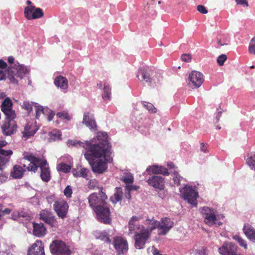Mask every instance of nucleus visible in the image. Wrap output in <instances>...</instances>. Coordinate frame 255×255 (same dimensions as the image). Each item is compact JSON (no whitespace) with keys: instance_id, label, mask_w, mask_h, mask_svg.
Masks as SVG:
<instances>
[{"instance_id":"nucleus-1","label":"nucleus","mask_w":255,"mask_h":255,"mask_svg":"<svg viewBox=\"0 0 255 255\" xmlns=\"http://www.w3.org/2000/svg\"><path fill=\"white\" fill-rule=\"evenodd\" d=\"M67 144L68 146L83 148L84 156L94 172L103 173L107 169V163L112 160L111 146L106 132H99L96 137L84 142L69 139Z\"/></svg>"},{"instance_id":"nucleus-2","label":"nucleus","mask_w":255,"mask_h":255,"mask_svg":"<svg viewBox=\"0 0 255 255\" xmlns=\"http://www.w3.org/2000/svg\"><path fill=\"white\" fill-rule=\"evenodd\" d=\"M23 159L30 162L27 166V170L35 172L38 167L40 169V176L43 181L48 182L51 178L50 171L49 165L46 160L34 156L31 153L25 152L23 154Z\"/></svg>"},{"instance_id":"nucleus-3","label":"nucleus","mask_w":255,"mask_h":255,"mask_svg":"<svg viewBox=\"0 0 255 255\" xmlns=\"http://www.w3.org/2000/svg\"><path fill=\"white\" fill-rule=\"evenodd\" d=\"M140 219L139 217L133 216L129 220L128 225L129 234H134V246L138 250L144 248L147 238L149 235L148 230L143 225L137 223Z\"/></svg>"},{"instance_id":"nucleus-4","label":"nucleus","mask_w":255,"mask_h":255,"mask_svg":"<svg viewBox=\"0 0 255 255\" xmlns=\"http://www.w3.org/2000/svg\"><path fill=\"white\" fill-rule=\"evenodd\" d=\"M14 66H9L7 69V78L10 82L14 85H18V81L16 77L22 79L29 72L28 67L18 62L14 64Z\"/></svg>"},{"instance_id":"nucleus-5","label":"nucleus","mask_w":255,"mask_h":255,"mask_svg":"<svg viewBox=\"0 0 255 255\" xmlns=\"http://www.w3.org/2000/svg\"><path fill=\"white\" fill-rule=\"evenodd\" d=\"M181 197L189 204L193 207L197 205V199L198 197V192L196 186L186 185L183 187L179 188Z\"/></svg>"},{"instance_id":"nucleus-6","label":"nucleus","mask_w":255,"mask_h":255,"mask_svg":"<svg viewBox=\"0 0 255 255\" xmlns=\"http://www.w3.org/2000/svg\"><path fill=\"white\" fill-rule=\"evenodd\" d=\"M200 211L204 219L205 223L209 226L216 224V222L220 219L217 215V210L214 208L204 206L200 208Z\"/></svg>"},{"instance_id":"nucleus-7","label":"nucleus","mask_w":255,"mask_h":255,"mask_svg":"<svg viewBox=\"0 0 255 255\" xmlns=\"http://www.w3.org/2000/svg\"><path fill=\"white\" fill-rule=\"evenodd\" d=\"M51 254L53 255H70L71 251L65 242L61 240L53 241L49 246Z\"/></svg>"},{"instance_id":"nucleus-8","label":"nucleus","mask_w":255,"mask_h":255,"mask_svg":"<svg viewBox=\"0 0 255 255\" xmlns=\"http://www.w3.org/2000/svg\"><path fill=\"white\" fill-rule=\"evenodd\" d=\"M107 198V196L103 191V188L101 187L99 193H94L89 196L88 201L89 205L93 210L96 208H98L103 206L104 204L107 203L106 202Z\"/></svg>"},{"instance_id":"nucleus-9","label":"nucleus","mask_w":255,"mask_h":255,"mask_svg":"<svg viewBox=\"0 0 255 255\" xmlns=\"http://www.w3.org/2000/svg\"><path fill=\"white\" fill-rule=\"evenodd\" d=\"M97 216V220L105 224H110L112 222L111 212L107 203L104 204L103 206L96 208L93 210Z\"/></svg>"},{"instance_id":"nucleus-10","label":"nucleus","mask_w":255,"mask_h":255,"mask_svg":"<svg viewBox=\"0 0 255 255\" xmlns=\"http://www.w3.org/2000/svg\"><path fill=\"white\" fill-rule=\"evenodd\" d=\"M204 81L203 75L198 71H192L189 75L188 84L193 88L200 87Z\"/></svg>"},{"instance_id":"nucleus-11","label":"nucleus","mask_w":255,"mask_h":255,"mask_svg":"<svg viewBox=\"0 0 255 255\" xmlns=\"http://www.w3.org/2000/svg\"><path fill=\"white\" fill-rule=\"evenodd\" d=\"M14 119L6 118L1 126V129L3 133L6 135H10L17 130V124Z\"/></svg>"},{"instance_id":"nucleus-12","label":"nucleus","mask_w":255,"mask_h":255,"mask_svg":"<svg viewBox=\"0 0 255 255\" xmlns=\"http://www.w3.org/2000/svg\"><path fill=\"white\" fill-rule=\"evenodd\" d=\"M40 219L52 228L58 227V222L53 213L47 210H43L39 214Z\"/></svg>"},{"instance_id":"nucleus-13","label":"nucleus","mask_w":255,"mask_h":255,"mask_svg":"<svg viewBox=\"0 0 255 255\" xmlns=\"http://www.w3.org/2000/svg\"><path fill=\"white\" fill-rule=\"evenodd\" d=\"M53 208L59 218L61 219L66 218L69 208V206L66 201L63 200L55 201L53 204Z\"/></svg>"},{"instance_id":"nucleus-14","label":"nucleus","mask_w":255,"mask_h":255,"mask_svg":"<svg viewBox=\"0 0 255 255\" xmlns=\"http://www.w3.org/2000/svg\"><path fill=\"white\" fill-rule=\"evenodd\" d=\"M1 110L5 115L6 118L15 119L16 114L12 110V102L10 99L6 97L1 105Z\"/></svg>"},{"instance_id":"nucleus-15","label":"nucleus","mask_w":255,"mask_h":255,"mask_svg":"<svg viewBox=\"0 0 255 255\" xmlns=\"http://www.w3.org/2000/svg\"><path fill=\"white\" fill-rule=\"evenodd\" d=\"M114 245L119 255H124L128 251V248L127 241L121 237L115 238Z\"/></svg>"},{"instance_id":"nucleus-16","label":"nucleus","mask_w":255,"mask_h":255,"mask_svg":"<svg viewBox=\"0 0 255 255\" xmlns=\"http://www.w3.org/2000/svg\"><path fill=\"white\" fill-rule=\"evenodd\" d=\"M238 247L231 242H225L218 248L221 255H235L237 252Z\"/></svg>"},{"instance_id":"nucleus-17","label":"nucleus","mask_w":255,"mask_h":255,"mask_svg":"<svg viewBox=\"0 0 255 255\" xmlns=\"http://www.w3.org/2000/svg\"><path fill=\"white\" fill-rule=\"evenodd\" d=\"M173 225V222L170 218L167 217L162 218L159 222L158 235H166L172 228Z\"/></svg>"},{"instance_id":"nucleus-18","label":"nucleus","mask_w":255,"mask_h":255,"mask_svg":"<svg viewBox=\"0 0 255 255\" xmlns=\"http://www.w3.org/2000/svg\"><path fill=\"white\" fill-rule=\"evenodd\" d=\"M153 72L144 68L140 69L136 75V77L140 81H145L148 84H151L155 79L152 76Z\"/></svg>"},{"instance_id":"nucleus-19","label":"nucleus","mask_w":255,"mask_h":255,"mask_svg":"<svg viewBox=\"0 0 255 255\" xmlns=\"http://www.w3.org/2000/svg\"><path fill=\"white\" fill-rule=\"evenodd\" d=\"M34 106L36 111V118L38 119L40 115L43 114L48 116L47 119L48 121H51L54 116L53 111L47 107H44L38 105L37 103H34Z\"/></svg>"},{"instance_id":"nucleus-20","label":"nucleus","mask_w":255,"mask_h":255,"mask_svg":"<svg viewBox=\"0 0 255 255\" xmlns=\"http://www.w3.org/2000/svg\"><path fill=\"white\" fill-rule=\"evenodd\" d=\"M27 255H45L44 245L41 241L37 240L28 250Z\"/></svg>"},{"instance_id":"nucleus-21","label":"nucleus","mask_w":255,"mask_h":255,"mask_svg":"<svg viewBox=\"0 0 255 255\" xmlns=\"http://www.w3.org/2000/svg\"><path fill=\"white\" fill-rule=\"evenodd\" d=\"M147 182L150 186L155 189L162 190L164 187V179L160 176H152L147 180Z\"/></svg>"},{"instance_id":"nucleus-22","label":"nucleus","mask_w":255,"mask_h":255,"mask_svg":"<svg viewBox=\"0 0 255 255\" xmlns=\"http://www.w3.org/2000/svg\"><path fill=\"white\" fill-rule=\"evenodd\" d=\"M82 123L91 130L95 131L97 129V125L93 114L89 112L85 113Z\"/></svg>"},{"instance_id":"nucleus-23","label":"nucleus","mask_w":255,"mask_h":255,"mask_svg":"<svg viewBox=\"0 0 255 255\" xmlns=\"http://www.w3.org/2000/svg\"><path fill=\"white\" fill-rule=\"evenodd\" d=\"M146 171L149 175L161 174L163 175H168L169 174V172L165 167L157 165L148 166L146 168Z\"/></svg>"},{"instance_id":"nucleus-24","label":"nucleus","mask_w":255,"mask_h":255,"mask_svg":"<svg viewBox=\"0 0 255 255\" xmlns=\"http://www.w3.org/2000/svg\"><path fill=\"white\" fill-rule=\"evenodd\" d=\"M27 167L25 163L22 164V166L19 165H15L13 166L11 172L10 176L14 179H19L22 178L23 173L26 170Z\"/></svg>"},{"instance_id":"nucleus-25","label":"nucleus","mask_w":255,"mask_h":255,"mask_svg":"<svg viewBox=\"0 0 255 255\" xmlns=\"http://www.w3.org/2000/svg\"><path fill=\"white\" fill-rule=\"evenodd\" d=\"M145 223L147 226V228H145V229L147 230L149 233V236L147 238V241L150 237L151 232L153 230L157 228L158 229V233L159 232V222L153 218L150 219H147Z\"/></svg>"},{"instance_id":"nucleus-26","label":"nucleus","mask_w":255,"mask_h":255,"mask_svg":"<svg viewBox=\"0 0 255 255\" xmlns=\"http://www.w3.org/2000/svg\"><path fill=\"white\" fill-rule=\"evenodd\" d=\"M33 228L34 235L38 237H41L46 234V229L43 224L33 223Z\"/></svg>"},{"instance_id":"nucleus-27","label":"nucleus","mask_w":255,"mask_h":255,"mask_svg":"<svg viewBox=\"0 0 255 255\" xmlns=\"http://www.w3.org/2000/svg\"><path fill=\"white\" fill-rule=\"evenodd\" d=\"M68 80L62 76H57L54 80V84L62 90H66L68 87Z\"/></svg>"},{"instance_id":"nucleus-28","label":"nucleus","mask_w":255,"mask_h":255,"mask_svg":"<svg viewBox=\"0 0 255 255\" xmlns=\"http://www.w3.org/2000/svg\"><path fill=\"white\" fill-rule=\"evenodd\" d=\"M37 128L35 126L28 123L25 127L24 131L22 132L23 137L25 138V139L33 135L36 131Z\"/></svg>"},{"instance_id":"nucleus-29","label":"nucleus","mask_w":255,"mask_h":255,"mask_svg":"<svg viewBox=\"0 0 255 255\" xmlns=\"http://www.w3.org/2000/svg\"><path fill=\"white\" fill-rule=\"evenodd\" d=\"M243 231L247 237L251 241H255V230L249 224H245Z\"/></svg>"},{"instance_id":"nucleus-30","label":"nucleus","mask_w":255,"mask_h":255,"mask_svg":"<svg viewBox=\"0 0 255 255\" xmlns=\"http://www.w3.org/2000/svg\"><path fill=\"white\" fill-rule=\"evenodd\" d=\"M245 159L250 168L255 171V152L247 153L245 157Z\"/></svg>"},{"instance_id":"nucleus-31","label":"nucleus","mask_w":255,"mask_h":255,"mask_svg":"<svg viewBox=\"0 0 255 255\" xmlns=\"http://www.w3.org/2000/svg\"><path fill=\"white\" fill-rule=\"evenodd\" d=\"M137 106V104H133V111L131 114V120L135 123H139L141 122L143 120V116L140 114L138 110L135 108Z\"/></svg>"},{"instance_id":"nucleus-32","label":"nucleus","mask_w":255,"mask_h":255,"mask_svg":"<svg viewBox=\"0 0 255 255\" xmlns=\"http://www.w3.org/2000/svg\"><path fill=\"white\" fill-rule=\"evenodd\" d=\"M122 195V189L121 187H117L116 188V192L114 193V195L110 198L111 201L114 204L117 203L118 202L121 200Z\"/></svg>"},{"instance_id":"nucleus-33","label":"nucleus","mask_w":255,"mask_h":255,"mask_svg":"<svg viewBox=\"0 0 255 255\" xmlns=\"http://www.w3.org/2000/svg\"><path fill=\"white\" fill-rule=\"evenodd\" d=\"M96 239L105 241L107 243H111V240L108 233L105 231H97L94 233Z\"/></svg>"},{"instance_id":"nucleus-34","label":"nucleus","mask_w":255,"mask_h":255,"mask_svg":"<svg viewBox=\"0 0 255 255\" xmlns=\"http://www.w3.org/2000/svg\"><path fill=\"white\" fill-rule=\"evenodd\" d=\"M7 144V142L5 140L0 141V155L9 158L10 156L12 154V150L10 149L6 150L2 149V147L5 146Z\"/></svg>"},{"instance_id":"nucleus-35","label":"nucleus","mask_w":255,"mask_h":255,"mask_svg":"<svg viewBox=\"0 0 255 255\" xmlns=\"http://www.w3.org/2000/svg\"><path fill=\"white\" fill-rule=\"evenodd\" d=\"M61 135V132L59 130L54 129L49 133V140L51 141L60 139Z\"/></svg>"},{"instance_id":"nucleus-36","label":"nucleus","mask_w":255,"mask_h":255,"mask_svg":"<svg viewBox=\"0 0 255 255\" xmlns=\"http://www.w3.org/2000/svg\"><path fill=\"white\" fill-rule=\"evenodd\" d=\"M104 93L103 94V98L105 100H109L111 97V89L110 85L108 83H105L104 85Z\"/></svg>"},{"instance_id":"nucleus-37","label":"nucleus","mask_w":255,"mask_h":255,"mask_svg":"<svg viewBox=\"0 0 255 255\" xmlns=\"http://www.w3.org/2000/svg\"><path fill=\"white\" fill-rule=\"evenodd\" d=\"M140 104L147 110H148L150 113L154 114L157 112L156 109L151 103L146 102H141Z\"/></svg>"},{"instance_id":"nucleus-38","label":"nucleus","mask_w":255,"mask_h":255,"mask_svg":"<svg viewBox=\"0 0 255 255\" xmlns=\"http://www.w3.org/2000/svg\"><path fill=\"white\" fill-rule=\"evenodd\" d=\"M233 239L236 241L240 246L244 248L245 249H247L248 248V245L246 241L244 240L241 237H240L239 235H235L232 237Z\"/></svg>"},{"instance_id":"nucleus-39","label":"nucleus","mask_w":255,"mask_h":255,"mask_svg":"<svg viewBox=\"0 0 255 255\" xmlns=\"http://www.w3.org/2000/svg\"><path fill=\"white\" fill-rule=\"evenodd\" d=\"M34 8L35 7L32 5L28 6L25 8L24 15L28 19H33L32 17H33L32 15L33 14Z\"/></svg>"},{"instance_id":"nucleus-40","label":"nucleus","mask_w":255,"mask_h":255,"mask_svg":"<svg viewBox=\"0 0 255 255\" xmlns=\"http://www.w3.org/2000/svg\"><path fill=\"white\" fill-rule=\"evenodd\" d=\"M122 180L126 184L129 185L133 182V177L130 173H126L122 177Z\"/></svg>"},{"instance_id":"nucleus-41","label":"nucleus","mask_w":255,"mask_h":255,"mask_svg":"<svg viewBox=\"0 0 255 255\" xmlns=\"http://www.w3.org/2000/svg\"><path fill=\"white\" fill-rule=\"evenodd\" d=\"M71 168V166L63 163L59 164L57 167V169L59 171H62L64 173L69 172Z\"/></svg>"},{"instance_id":"nucleus-42","label":"nucleus","mask_w":255,"mask_h":255,"mask_svg":"<svg viewBox=\"0 0 255 255\" xmlns=\"http://www.w3.org/2000/svg\"><path fill=\"white\" fill-rule=\"evenodd\" d=\"M79 175L80 177H82L85 178L87 180H89L90 178L89 174H90V171L86 168H82L80 169Z\"/></svg>"},{"instance_id":"nucleus-43","label":"nucleus","mask_w":255,"mask_h":255,"mask_svg":"<svg viewBox=\"0 0 255 255\" xmlns=\"http://www.w3.org/2000/svg\"><path fill=\"white\" fill-rule=\"evenodd\" d=\"M87 186L90 189H94L96 187H98L100 190L101 189V188H100L98 186V182L95 179L89 180Z\"/></svg>"},{"instance_id":"nucleus-44","label":"nucleus","mask_w":255,"mask_h":255,"mask_svg":"<svg viewBox=\"0 0 255 255\" xmlns=\"http://www.w3.org/2000/svg\"><path fill=\"white\" fill-rule=\"evenodd\" d=\"M173 180L175 184L179 185L183 178L177 172H174L173 173Z\"/></svg>"},{"instance_id":"nucleus-45","label":"nucleus","mask_w":255,"mask_h":255,"mask_svg":"<svg viewBox=\"0 0 255 255\" xmlns=\"http://www.w3.org/2000/svg\"><path fill=\"white\" fill-rule=\"evenodd\" d=\"M43 12L41 8H35L32 18H33V19L39 18L43 16Z\"/></svg>"},{"instance_id":"nucleus-46","label":"nucleus","mask_w":255,"mask_h":255,"mask_svg":"<svg viewBox=\"0 0 255 255\" xmlns=\"http://www.w3.org/2000/svg\"><path fill=\"white\" fill-rule=\"evenodd\" d=\"M248 50L249 53L255 55V35L250 41Z\"/></svg>"},{"instance_id":"nucleus-47","label":"nucleus","mask_w":255,"mask_h":255,"mask_svg":"<svg viewBox=\"0 0 255 255\" xmlns=\"http://www.w3.org/2000/svg\"><path fill=\"white\" fill-rule=\"evenodd\" d=\"M34 103L33 102L30 103L29 101H24L22 105V107L28 113H30L32 110V105H34Z\"/></svg>"},{"instance_id":"nucleus-48","label":"nucleus","mask_w":255,"mask_h":255,"mask_svg":"<svg viewBox=\"0 0 255 255\" xmlns=\"http://www.w3.org/2000/svg\"><path fill=\"white\" fill-rule=\"evenodd\" d=\"M57 116L58 118L66 120L67 121H70L71 119L68 113L66 112H59L57 114Z\"/></svg>"},{"instance_id":"nucleus-49","label":"nucleus","mask_w":255,"mask_h":255,"mask_svg":"<svg viewBox=\"0 0 255 255\" xmlns=\"http://www.w3.org/2000/svg\"><path fill=\"white\" fill-rule=\"evenodd\" d=\"M9 157L0 156V170L3 169V166L8 161Z\"/></svg>"},{"instance_id":"nucleus-50","label":"nucleus","mask_w":255,"mask_h":255,"mask_svg":"<svg viewBox=\"0 0 255 255\" xmlns=\"http://www.w3.org/2000/svg\"><path fill=\"white\" fill-rule=\"evenodd\" d=\"M227 57L225 54H222L217 58V62L219 65L222 66L224 64Z\"/></svg>"},{"instance_id":"nucleus-51","label":"nucleus","mask_w":255,"mask_h":255,"mask_svg":"<svg viewBox=\"0 0 255 255\" xmlns=\"http://www.w3.org/2000/svg\"><path fill=\"white\" fill-rule=\"evenodd\" d=\"M72 193V190L70 186H66L64 190V194L67 197H70Z\"/></svg>"},{"instance_id":"nucleus-52","label":"nucleus","mask_w":255,"mask_h":255,"mask_svg":"<svg viewBox=\"0 0 255 255\" xmlns=\"http://www.w3.org/2000/svg\"><path fill=\"white\" fill-rule=\"evenodd\" d=\"M181 58L182 61L186 62H189L191 61V56L188 54H183L181 55Z\"/></svg>"},{"instance_id":"nucleus-53","label":"nucleus","mask_w":255,"mask_h":255,"mask_svg":"<svg viewBox=\"0 0 255 255\" xmlns=\"http://www.w3.org/2000/svg\"><path fill=\"white\" fill-rule=\"evenodd\" d=\"M7 69L1 70L0 69V80H3L5 79V77H7Z\"/></svg>"},{"instance_id":"nucleus-54","label":"nucleus","mask_w":255,"mask_h":255,"mask_svg":"<svg viewBox=\"0 0 255 255\" xmlns=\"http://www.w3.org/2000/svg\"><path fill=\"white\" fill-rule=\"evenodd\" d=\"M197 10L200 13L203 14H206L208 12V10L206 8L202 5H199L197 6Z\"/></svg>"},{"instance_id":"nucleus-55","label":"nucleus","mask_w":255,"mask_h":255,"mask_svg":"<svg viewBox=\"0 0 255 255\" xmlns=\"http://www.w3.org/2000/svg\"><path fill=\"white\" fill-rule=\"evenodd\" d=\"M8 177V174L7 173H1L0 174V184H2L4 182H5Z\"/></svg>"},{"instance_id":"nucleus-56","label":"nucleus","mask_w":255,"mask_h":255,"mask_svg":"<svg viewBox=\"0 0 255 255\" xmlns=\"http://www.w3.org/2000/svg\"><path fill=\"white\" fill-rule=\"evenodd\" d=\"M237 4L240 5H245L248 6V2L247 0H235Z\"/></svg>"},{"instance_id":"nucleus-57","label":"nucleus","mask_w":255,"mask_h":255,"mask_svg":"<svg viewBox=\"0 0 255 255\" xmlns=\"http://www.w3.org/2000/svg\"><path fill=\"white\" fill-rule=\"evenodd\" d=\"M125 188H128L129 189H130V190L131 191L132 190H137L138 188H139V187L138 186H137L136 185H126V186H125Z\"/></svg>"},{"instance_id":"nucleus-58","label":"nucleus","mask_w":255,"mask_h":255,"mask_svg":"<svg viewBox=\"0 0 255 255\" xmlns=\"http://www.w3.org/2000/svg\"><path fill=\"white\" fill-rule=\"evenodd\" d=\"M7 65L6 62L3 61L2 60H0V69L5 70L7 68Z\"/></svg>"},{"instance_id":"nucleus-59","label":"nucleus","mask_w":255,"mask_h":255,"mask_svg":"<svg viewBox=\"0 0 255 255\" xmlns=\"http://www.w3.org/2000/svg\"><path fill=\"white\" fill-rule=\"evenodd\" d=\"M130 192L131 191L130 190V189L128 188H125V197L127 199L129 200L131 198Z\"/></svg>"},{"instance_id":"nucleus-60","label":"nucleus","mask_w":255,"mask_h":255,"mask_svg":"<svg viewBox=\"0 0 255 255\" xmlns=\"http://www.w3.org/2000/svg\"><path fill=\"white\" fill-rule=\"evenodd\" d=\"M200 150L204 153H207L208 152L207 144L205 145L204 143H201L200 144Z\"/></svg>"},{"instance_id":"nucleus-61","label":"nucleus","mask_w":255,"mask_h":255,"mask_svg":"<svg viewBox=\"0 0 255 255\" xmlns=\"http://www.w3.org/2000/svg\"><path fill=\"white\" fill-rule=\"evenodd\" d=\"M7 61L9 63L11 64L10 66H14V64L17 63V62H14V59L12 56H9L7 58Z\"/></svg>"},{"instance_id":"nucleus-62","label":"nucleus","mask_w":255,"mask_h":255,"mask_svg":"<svg viewBox=\"0 0 255 255\" xmlns=\"http://www.w3.org/2000/svg\"><path fill=\"white\" fill-rule=\"evenodd\" d=\"M21 216V215L19 212H14L12 214V218L14 220H16L18 218V217Z\"/></svg>"},{"instance_id":"nucleus-63","label":"nucleus","mask_w":255,"mask_h":255,"mask_svg":"<svg viewBox=\"0 0 255 255\" xmlns=\"http://www.w3.org/2000/svg\"><path fill=\"white\" fill-rule=\"evenodd\" d=\"M198 255H207L206 250L205 249H202L198 251Z\"/></svg>"},{"instance_id":"nucleus-64","label":"nucleus","mask_w":255,"mask_h":255,"mask_svg":"<svg viewBox=\"0 0 255 255\" xmlns=\"http://www.w3.org/2000/svg\"><path fill=\"white\" fill-rule=\"evenodd\" d=\"M72 172L73 175L74 177H80V175H79L80 171H78L76 169H73Z\"/></svg>"}]
</instances>
